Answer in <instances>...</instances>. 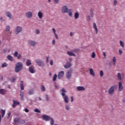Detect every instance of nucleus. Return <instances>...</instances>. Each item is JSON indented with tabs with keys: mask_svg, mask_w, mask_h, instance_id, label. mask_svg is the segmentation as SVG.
<instances>
[{
	"mask_svg": "<svg viewBox=\"0 0 125 125\" xmlns=\"http://www.w3.org/2000/svg\"><path fill=\"white\" fill-rule=\"evenodd\" d=\"M20 96L21 100V101H24V92L23 91H21L20 92Z\"/></svg>",
	"mask_w": 125,
	"mask_h": 125,
	"instance_id": "17",
	"label": "nucleus"
},
{
	"mask_svg": "<svg viewBox=\"0 0 125 125\" xmlns=\"http://www.w3.org/2000/svg\"><path fill=\"white\" fill-rule=\"evenodd\" d=\"M117 1L116 0H114V5H116L117 4Z\"/></svg>",
	"mask_w": 125,
	"mask_h": 125,
	"instance_id": "61",
	"label": "nucleus"
},
{
	"mask_svg": "<svg viewBox=\"0 0 125 125\" xmlns=\"http://www.w3.org/2000/svg\"><path fill=\"white\" fill-rule=\"evenodd\" d=\"M77 89L79 91H84L85 90V88L83 86H77Z\"/></svg>",
	"mask_w": 125,
	"mask_h": 125,
	"instance_id": "20",
	"label": "nucleus"
},
{
	"mask_svg": "<svg viewBox=\"0 0 125 125\" xmlns=\"http://www.w3.org/2000/svg\"><path fill=\"white\" fill-rule=\"evenodd\" d=\"M8 66V64L6 62H4L2 64L1 67L2 68H5Z\"/></svg>",
	"mask_w": 125,
	"mask_h": 125,
	"instance_id": "35",
	"label": "nucleus"
},
{
	"mask_svg": "<svg viewBox=\"0 0 125 125\" xmlns=\"http://www.w3.org/2000/svg\"><path fill=\"white\" fill-rule=\"evenodd\" d=\"M61 94L62 96H63V89H62L61 90Z\"/></svg>",
	"mask_w": 125,
	"mask_h": 125,
	"instance_id": "60",
	"label": "nucleus"
},
{
	"mask_svg": "<svg viewBox=\"0 0 125 125\" xmlns=\"http://www.w3.org/2000/svg\"><path fill=\"white\" fill-rule=\"evenodd\" d=\"M124 89V87L122 82H119V91L121 92Z\"/></svg>",
	"mask_w": 125,
	"mask_h": 125,
	"instance_id": "18",
	"label": "nucleus"
},
{
	"mask_svg": "<svg viewBox=\"0 0 125 125\" xmlns=\"http://www.w3.org/2000/svg\"><path fill=\"white\" fill-rule=\"evenodd\" d=\"M63 12L64 13L69 12V9H68V7H67L66 6H64L63 7Z\"/></svg>",
	"mask_w": 125,
	"mask_h": 125,
	"instance_id": "25",
	"label": "nucleus"
},
{
	"mask_svg": "<svg viewBox=\"0 0 125 125\" xmlns=\"http://www.w3.org/2000/svg\"><path fill=\"white\" fill-rule=\"evenodd\" d=\"M29 95H33L35 94V90L33 89H31L28 91Z\"/></svg>",
	"mask_w": 125,
	"mask_h": 125,
	"instance_id": "23",
	"label": "nucleus"
},
{
	"mask_svg": "<svg viewBox=\"0 0 125 125\" xmlns=\"http://www.w3.org/2000/svg\"><path fill=\"white\" fill-rule=\"evenodd\" d=\"M62 78H63V71H60L58 73V79H59V80H60V79H62Z\"/></svg>",
	"mask_w": 125,
	"mask_h": 125,
	"instance_id": "19",
	"label": "nucleus"
},
{
	"mask_svg": "<svg viewBox=\"0 0 125 125\" xmlns=\"http://www.w3.org/2000/svg\"><path fill=\"white\" fill-rule=\"evenodd\" d=\"M119 54H120V55L122 54L123 52H122V51L121 50V49H119Z\"/></svg>",
	"mask_w": 125,
	"mask_h": 125,
	"instance_id": "57",
	"label": "nucleus"
},
{
	"mask_svg": "<svg viewBox=\"0 0 125 125\" xmlns=\"http://www.w3.org/2000/svg\"><path fill=\"white\" fill-rule=\"evenodd\" d=\"M0 21H1V22H3V21H4V20H3V18H2V17H1L0 18Z\"/></svg>",
	"mask_w": 125,
	"mask_h": 125,
	"instance_id": "58",
	"label": "nucleus"
},
{
	"mask_svg": "<svg viewBox=\"0 0 125 125\" xmlns=\"http://www.w3.org/2000/svg\"><path fill=\"white\" fill-rule=\"evenodd\" d=\"M35 33L37 34V35H39V34H40V30L39 29H37L35 31Z\"/></svg>",
	"mask_w": 125,
	"mask_h": 125,
	"instance_id": "52",
	"label": "nucleus"
},
{
	"mask_svg": "<svg viewBox=\"0 0 125 125\" xmlns=\"http://www.w3.org/2000/svg\"><path fill=\"white\" fill-rule=\"evenodd\" d=\"M57 79V74H55L53 75V82H55Z\"/></svg>",
	"mask_w": 125,
	"mask_h": 125,
	"instance_id": "36",
	"label": "nucleus"
},
{
	"mask_svg": "<svg viewBox=\"0 0 125 125\" xmlns=\"http://www.w3.org/2000/svg\"><path fill=\"white\" fill-rule=\"evenodd\" d=\"M65 108L66 110H70V106L69 105H65Z\"/></svg>",
	"mask_w": 125,
	"mask_h": 125,
	"instance_id": "47",
	"label": "nucleus"
},
{
	"mask_svg": "<svg viewBox=\"0 0 125 125\" xmlns=\"http://www.w3.org/2000/svg\"><path fill=\"white\" fill-rule=\"evenodd\" d=\"M100 75L101 77H103V76H104V72H103V70H101L100 71Z\"/></svg>",
	"mask_w": 125,
	"mask_h": 125,
	"instance_id": "45",
	"label": "nucleus"
},
{
	"mask_svg": "<svg viewBox=\"0 0 125 125\" xmlns=\"http://www.w3.org/2000/svg\"><path fill=\"white\" fill-rule=\"evenodd\" d=\"M120 44L121 47H122L123 48H124L125 44H124V42L123 41H120Z\"/></svg>",
	"mask_w": 125,
	"mask_h": 125,
	"instance_id": "39",
	"label": "nucleus"
},
{
	"mask_svg": "<svg viewBox=\"0 0 125 125\" xmlns=\"http://www.w3.org/2000/svg\"><path fill=\"white\" fill-rule=\"evenodd\" d=\"M19 54V53H18V52L15 51L14 53V56H15V57H17V56H18Z\"/></svg>",
	"mask_w": 125,
	"mask_h": 125,
	"instance_id": "43",
	"label": "nucleus"
},
{
	"mask_svg": "<svg viewBox=\"0 0 125 125\" xmlns=\"http://www.w3.org/2000/svg\"><path fill=\"white\" fill-rule=\"evenodd\" d=\"M5 115V110L1 109V115L0 114V123L1 122V118H3Z\"/></svg>",
	"mask_w": 125,
	"mask_h": 125,
	"instance_id": "16",
	"label": "nucleus"
},
{
	"mask_svg": "<svg viewBox=\"0 0 125 125\" xmlns=\"http://www.w3.org/2000/svg\"><path fill=\"white\" fill-rule=\"evenodd\" d=\"M67 54L69 56L76 57V54H75V53H73V52L68 51Z\"/></svg>",
	"mask_w": 125,
	"mask_h": 125,
	"instance_id": "26",
	"label": "nucleus"
},
{
	"mask_svg": "<svg viewBox=\"0 0 125 125\" xmlns=\"http://www.w3.org/2000/svg\"><path fill=\"white\" fill-rule=\"evenodd\" d=\"M55 4L59 3V0H54Z\"/></svg>",
	"mask_w": 125,
	"mask_h": 125,
	"instance_id": "49",
	"label": "nucleus"
},
{
	"mask_svg": "<svg viewBox=\"0 0 125 125\" xmlns=\"http://www.w3.org/2000/svg\"><path fill=\"white\" fill-rule=\"evenodd\" d=\"M35 62L36 63L37 65L40 66V67H43L44 66V63L42 60L38 59L35 60Z\"/></svg>",
	"mask_w": 125,
	"mask_h": 125,
	"instance_id": "5",
	"label": "nucleus"
},
{
	"mask_svg": "<svg viewBox=\"0 0 125 125\" xmlns=\"http://www.w3.org/2000/svg\"><path fill=\"white\" fill-rule=\"evenodd\" d=\"M46 61L47 63H48V62L49 61V57H46Z\"/></svg>",
	"mask_w": 125,
	"mask_h": 125,
	"instance_id": "53",
	"label": "nucleus"
},
{
	"mask_svg": "<svg viewBox=\"0 0 125 125\" xmlns=\"http://www.w3.org/2000/svg\"><path fill=\"white\" fill-rule=\"evenodd\" d=\"M3 51L4 53H6V52H7V48L3 49Z\"/></svg>",
	"mask_w": 125,
	"mask_h": 125,
	"instance_id": "54",
	"label": "nucleus"
},
{
	"mask_svg": "<svg viewBox=\"0 0 125 125\" xmlns=\"http://www.w3.org/2000/svg\"><path fill=\"white\" fill-rule=\"evenodd\" d=\"M19 123H20V125H24V124H25V120H21L20 121Z\"/></svg>",
	"mask_w": 125,
	"mask_h": 125,
	"instance_id": "42",
	"label": "nucleus"
},
{
	"mask_svg": "<svg viewBox=\"0 0 125 125\" xmlns=\"http://www.w3.org/2000/svg\"><path fill=\"white\" fill-rule=\"evenodd\" d=\"M92 58L94 59L95 57V54L94 52H93L91 56Z\"/></svg>",
	"mask_w": 125,
	"mask_h": 125,
	"instance_id": "51",
	"label": "nucleus"
},
{
	"mask_svg": "<svg viewBox=\"0 0 125 125\" xmlns=\"http://www.w3.org/2000/svg\"><path fill=\"white\" fill-rule=\"evenodd\" d=\"M24 111L25 113H29V109L28 108H25Z\"/></svg>",
	"mask_w": 125,
	"mask_h": 125,
	"instance_id": "55",
	"label": "nucleus"
},
{
	"mask_svg": "<svg viewBox=\"0 0 125 125\" xmlns=\"http://www.w3.org/2000/svg\"><path fill=\"white\" fill-rule=\"evenodd\" d=\"M34 112H35V113H40L41 112V110H40L38 108H35L34 110Z\"/></svg>",
	"mask_w": 125,
	"mask_h": 125,
	"instance_id": "41",
	"label": "nucleus"
},
{
	"mask_svg": "<svg viewBox=\"0 0 125 125\" xmlns=\"http://www.w3.org/2000/svg\"><path fill=\"white\" fill-rule=\"evenodd\" d=\"M42 120L45 121V122H48L50 121V124L51 125H54V120L51 117V116L45 114H43L42 116Z\"/></svg>",
	"mask_w": 125,
	"mask_h": 125,
	"instance_id": "1",
	"label": "nucleus"
},
{
	"mask_svg": "<svg viewBox=\"0 0 125 125\" xmlns=\"http://www.w3.org/2000/svg\"><path fill=\"white\" fill-rule=\"evenodd\" d=\"M5 32H7L8 33L10 31V26L9 25L6 26V27L5 28Z\"/></svg>",
	"mask_w": 125,
	"mask_h": 125,
	"instance_id": "31",
	"label": "nucleus"
},
{
	"mask_svg": "<svg viewBox=\"0 0 125 125\" xmlns=\"http://www.w3.org/2000/svg\"><path fill=\"white\" fill-rule=\"evenodd\" d=\"M15 81H16V79L15 78H12V80H11V83H14V82H15Z\"/></svg>",
	"mask_w": 125,
	"mask_h": 125,
	"instance_id": "48",
	"label": "nucleus"
},
{
	"mask_svg": "<svg viewBox=\"0 0 125 125\" xmlns=\"http://www.w3.org/2000/svg\"><path fill=\"white\" fill-rule=\"evenodd\" d=\"M28 71L31 74H35L36 73V70L35 69V67H34V66H30L28 68Z\"/></svg>",
	"mask_w": 125,
	"mask_h": 125,
	"instance_id": "11",
	"label": "nucleus"
},
{
	"mask_svg": "<svg viewBox=\"0 0 125 125\" xmlns=\"http://www.w3.org/2000/svg\"><path fill=\"white\" fill-rule=\"evenodd\" d=\"M63 97L64 102L66 104L69 103V98L68 96H66L65 93H66V90L63 89Z\"/></svg>",
	"mask_w": 125,
	"mask_h": 125,
	"instance_id": "8",
	"label": "nucleus"
},
{
	"mask_svg": "<svg viewBox=\"0 0 125 125\" xmlns=\"http://www.w3.org/2000/svg\"><path fill=\"white\" fill-rule=\"evenodd\" d=\"M23 32V27L20 25L17 26L15 28L14 33L15 35H19Z\"/></svg>",
	"mask_w": 125,
	"mask_h": 125,
	"instance_id": "4",
	"label": "nucleus"
},
{
	"mask_svg": "<svg viewBox=\"0 0 125 125\" xmlns=\"http://www.w3.org/2000/svg\"><path fill=\"white\" fill-rule=\"evenodd\" d=\"M45 96L46 101H49V97H48V95H46Z\"/></svg>",
	"mask_w": 125,
	"mask_h": 125,
	"instance_id": "50",
	"label": "nucleus"
},
{
	"mask_svg": "<svg viewBox=\"0 0 125 125\" xmlns=\"http://www.w3.org/2000/svg\"><path fill=\"white\" fill-rule=\"evenodd\" d=\"M7 58L8 60H9V61H11V62H13V61H14V59H13V57H12V56L10 55H8L7 56Z\"/></svg>",
	"mask_w": 125,
	"mask_h": 125,
	"instance_id": "21",
	"label": "nucleus"
},
{
	"mask_svg": "<svg viewBox=\"0 0 125 125\" xmlns=\"http://www.w3.org/2000/svg\"><path fill=\"white\" fill-rule=\"evenodd\" d=\"M103 56H104V57H106V55L105 52H103Z\"/></svg>",
	"mask_w": 125,
	"mask_h": 125,
	"instance_id": "62",
	"label": "nucleus"
},
{
	"mask_svg": "<svg viewBox=\"0 0 125 125\" xmlns=\"http://www.w3.org/2000/svg\"><path fill=\"white\" fill-rule=\"evenodd\" d=\"M13 103L12 105L13 108H15L17 105H19L20 104V103L19 101L15 100H13Z\"/></svg>",
	"mask_w": 125,
	"mask_h": 125,
	"instance_id": "14",
	"label": "nucleus"
},
{
	"mask_svg": "<svg viewBox=\"0 0 125 125\" xmlns=\"http://www.w3.org/2000/svg\"><path fill=\"white\" fill-rule=\"evenodd\" d=\"M5 15H6V17H8L9 19H12V14L11 12L9 11H7L5 13Z\"/></svg>",
	"mask_w": 125,
	"mask_h": 125,
	"instance_id": "10",
	"label": "nucleus"
},
{
	"mask_svg": "<svg viewBox=\"0 0 125 125\" xmlns=\"http://www.w3.org/2000/svg\"><path fill=\"white\" fill-rule=\"evenodd\" d=\"M52 43L53 44H55V40H53L52 41Z\"/></svg>",
	"mask_w": 125,
	"mask_h": 125,
	"instance_id": "59",
	"label": "nucleus"
},
{
	"mask_svg": "<svg viewBox=\"0 0 125 125\" xmlns=\"http://www.w3.org/2000/svg\"><path fill=\"white\" fill-rule=\"evenodd\" d=\"M71 102L73 103V102H74V97L73 96H71Z\"/></svg>",
	"mask_w": 125,
	"mask_h": 125,
	"instance_id": "56",
	"label": "nucleus"
},
{
	"mask_svg": "<svg viewBox=\"0 0 125 125\" xmlns=\"http://www.w3.org/2000/svg\"><path fill=\"white\" fill-rule=\"evenodd\" d=\"M70 37H72L73 36V32H71L70 33Z\"/></svg>",
	"mask_w": 125,
	"mask_h": 125,
	"instance_id": "63",
	"label": "nucleus"
},
{
	"mask_svg": "<svg viewBox=\"0 0 125 125\" xmlns=\"http://www.w3.org/2000/svg\"><path fill=\"white\" fill-rule=\"evenodd\" d=\"M49 64L51 66H53V60H51L50 61V62Z\"/></svg>",
	"mask_w": 125,
	"mask_h": 125,
	"instance_id": "46",
	"label": "nucleus"
},
{
	"mask_svg": "<svg viewBox=\"0 0 125 125\" xmlns=\"http://www.w3.org/2000/svg\"><path fill=\"white\" fill-rule=\"evenodd\" d=\"M17 57V59H18L19 60H20V59L22 58V54H19V55H18V56Z\"/></svg>",
	"mask_w": 125,
	"mask_h": 125,
	"instance_id": "40",
	"label": "nucleus"
},
{
	"mask_svg": "<svg viewBox=\"0 0 125 125\" xmlns=\"http://www.w3.org/2000/svg\"><path fill=\"white\" fill-rule=\"evenodd\" d=\"M52 32L57 40H58V35L56 34V30H55V28H52Z\"/></svg>",
	"mask_w": 125,
	"mask_h": 125,
	"instance_id": "22",
	"label": "nucleus"
},
{
	"mask_svg": "<svg viewBox=\"0 0 125 125\" xmlns=\"http://www.w3.org/2000/svg\"><path fill=\"white\" fill-rule=\"evenodd\" d=\"M27 43L28 45L32 46V47H35V46L37 45V42L32 40H28Z\"/></svg>",
	"mask_w": 125,
	"mask_h": 125,
	"instance_id": "7",
	"label": "nucleus"
},
{
	"mask_svg": "<svg viewBox=\"0 0 125 125\" xmlns=\"http://www.w3.org/2000/svg\"><path fill=\"white\" fill-rule=\"evenodd\" d=\"M80 17V14L78 12H76L74 15V18L75 20H77L79 19V17Z\"/></svg>",
	"mask_w": 125,
	"mask_h": 125,
	"instance_id": "34",
	"label": "nucleus"
},
{
	"mask_svg": "<svg viewBox=\"0 0 125 125\" xmlns=\"http://www.w3.org/2000/svg\"><path fill=\"white\" fill-rule=\"evenodd\" d=\"M25 16L26 17H27V18L31 19V18H32L33 17V12H32L31 11H28L26 12Z\"/></svg>",
	"mask_w": 125,
	"mask_h": 125,
	"instance_id": "9",
	"label": "nucleus"
},
{
	"mask_svg": "<svg viewBox=\"0 0 125 125\" xmlns=\"http://www.w3.org/2000/svg\"><path fill=\"white\" fill-rule=\"evenodd\" d=\"M90 14L91 18H93V9L92 8H91L90 10Z\"/></svg>",
	"mask_w": 125,
	"mask_h": 125,
	"instance_id": "38",
	"label": "nucleus"
},
{
	"mask_svg": "<svg viewBox=\"0 0 125 125\" xmlns=\"http://www.w3.org/2000/svg\"><path fill=\"white\" fill-rule=\"evenodd\" d=\"M117 89V85H113L110 86V88L108 89V93L110 95H112L114 94L115 91Z\"/></svg>",
	"mask_w": 125,
	"mask_h": 125,
	"instance_id": "3",
	"label": "nucleus"
},
{
	"mask_svg": "<svg viewBox=\"0 0 125 125\" xmlns=\"http://www.w3.org/2000/svg\"><path fill=\"white\" fill-rule=\"evenodd\" d=\"M19 120H20L19 118H15L13 120L14 124H15V125H18V124H19Z\"/></svg>",
	"mask_w": 125,
	"mask_h": 125,
	"instance_id": "24",
	"label": "nucleus"
},
{
	"mask_svg": "<svg viewBox=\"0 0 125 125\" xmlns=\"http://www.w3.org/2000/svg\"><path fill=\"white\" fill-rule=\"evenodd\" d=\"M37 16L40 20L42 19L43 17V13L41 11H38L37 13Z\"/></svg>",
	"mask_w": 125,
	"mask_h": 125,
	"instance_id": "13",
	"label": "nucleus"
},
{
	"mask_svg": "<svg viewBox=\"0 0 125 125\" xmlns=\"http://www.w3.org/2000/svg\"><path fill=\"white\" fill-rule=\"evenodd\" d=\"M26 66H31L32 65V62H31V60H27L26 62Z\"/></svg>",
	"mask_w": 125,
	"mask_h": 125,
	"instance_id": "33",
	"label": "nucleus"
},
{
	"mask_svg": "<svg viewBox=\"0 0 125 125\" xmlns=\"http://www.w3.org/2000/svg\"><path fill=\"white\" fill-rule=\"evenodd\" d=\"M7 52H10V49L7 48Z\"/></svg>",
	"mask_w": 125,
	"mask_h": 125,
	"instance_id": "64",
	"label": "nucleus"
},
{
	"mask_svg": "<svg viewBox=\"0 0 125 125\" xmlns=\"http://www.w3.org/2000/svg\"><path fill=\"white\" fill-rule=\"evenodd\" d=\"M72 73H73V69H70L67 71L66 74V78L68 79L71 78V77L72 76Z\"/></svg>",
	"mask_w": 125,
	"mask_h": 125,
	"instance_id": "12",
	"label": "nucleus"
},
{
	"mask_svg": "<svg viewBox=\"0 0 125 125\" xmlns=\"http://www.w3.org/2000/svg\"><path fill=\"white\" fill-rule=\"evenodd\" d=\"M79 51H80V49H74L72 50V52H73L74 53H77Z\"/></svg>",
	"mask_w": 125,
	"mask_h": 125,
	"instance_id": "44",
	"label": "nucleus"
},
{
	"mask_svg": "<svg viewBox=\"0 0 125 125\" xmlns=\"http://www.w3.org/2000/svg\"><path fill=\"white\" fill-rule=\"evenodd\" d=\"M68 13V15L70 17H72V16H73V10L69 9Z\"/></svg>",
	"mask_w": 125,
	"mask_h": 125,
	"instance_id": "32",
	"label": "nucleus"
},
{
	"mask_svg": "<svg viewBox=\"0 0 125 125\" xmlns=\"http://www.w3.org/2000/svg\"><path fill=\"white\" fill-rule=\"evenodd\" d=\"M20 86L21 90H24V83L23 82V81L21 82Z\"/></svg>",
	"mask_w": 125,
	"mask_h": 125,
	"instance_id": "28",
	"label": "nucleus"
},
{
	"mask_svg": "<svg viewBox=\"0 0 125 125\" xmlns=\"http://www.w3.org/2000/svg\"><path fill=\"white\" fill-rule=\"evenodd\" d=\"M112 61H113V65L115 66L116 65V58L115 57H113Z\"/></svg>",
	"mask_w": 125,
	"mask_h": 125,
	"instance_id": "37",
	"label": "nucleus"
},
{
	"mask_svg": "<svg viewBox=\"0 0 125 125\" xmlns=\"http://www.w3.org/2000/svg\"><path fill=\"white\" fill-rule=\"evenodd\" d=\"M93 26L94 29L96 31V34H98V29H97V26H96V24H95V23H94V22L93 23Z\"/></svg>",
	"mask_w": 125,
	"mask_h": 125,
	"instance_id": "29",
	"label": "nucleus"
},
{
	"mask_svg": "<svg viewBox=\"0 0 125 125\" xmlns=\"http://www.w3.org/2000/svg\"><path fill=\"white\" fill-rule=\"evenodd\" d=\"M40 89L42 92H44L46 90L45 86L44 85H41Z\"/></svg>",
	"mask_w": 125,
	"mask_h": 125,
	"instance_id": "27",
	"label": "nucleus"
},
{
	"mask_svg": "<svg viewBox=\"0 0 125 125\" xmlns=\"http://www.w3.org/2000/svg\"><path fill=\"white\" fill-rule=\"evenodd\" d=\"M23 69V63L21 62H18L15 67L16 73H19Z\"/></svg>",
	"mask_w": 125,
	"mask_h": 125,
	"instance_id": "2",
	"label": "nucleus"
},
{
	"mask_svg": "<svg viewBox=\"0 0 125 125\" xmlns=\"http://www.w3.org/2000/svg\"><path fill=\"white\" fill-rule=\"evenodd\" d=\"M117 77L118 81H121L125 79V74L124 73L119 72L117 73Z\"/></svg>",
	"mask_w": 125,
	"mask_h": 125,
	"instance_id": "6",
	"label": "nucleus"
},
{
	"mask_svg": "<svg viewBox=\"0 0 125 125\" xmlns=\"http://www.w3.org/2000/svg\"><path fill=\"white\" fill-rule=\"evenodd\" d=\"M72 66V63L71 62H67L66 64L64 65V67L65 69H68Z\"/></svg>",
	"mask_w": 125,
	"mask_h": 125,
	"instance_id": "15",
	"label": "nucleus"
},
{
	"mask_svg": "<svg viewBox=\"0 0 125 125\" xmlns=\"http://www.w3.org/2000/svg\"><path fill=\"white\" fill-rule=\"evenodd\" d=\"M89 72H90V74L91 76H95V72L93 71V69L92 68H90L89 69Z\"/></svg>",
	"mask_w": 125,
	"mask_h": 125,
	"instance_id": "30",
	"label": "nucleus"
}]
</instances>
